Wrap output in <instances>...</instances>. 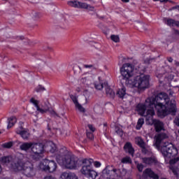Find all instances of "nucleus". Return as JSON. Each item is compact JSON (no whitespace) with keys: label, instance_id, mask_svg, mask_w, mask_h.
Instances as JSON below:
<instances>
[{"label":"nucleus","instance_id":"bb28decb","mask_svg":"<svg viewBox=\"0 0 179 179\" xmlns=\"http://www.w3.org/2000/svg\"><path fill=\"white\" fill-rule=\"evenodd\" d=\"M135 142L136 145L140 146V148L143 147L146 143H145V141H143V139H142L141 137H136L135 138Z\"/></svg>","mask_w":179,"mask_h":179},{"label":"nucleus","instance_id":"4be33fe9","mask_svg":"<svg viewBox=\"0 0 179 179\" xmlns=\"http://www.w3.org/2000/svg\"><path fill=\"white\" fill-rule=\"evenodd\" d=\"M33 146V143H22L20 145V150H23L24 152H28V150H30L31 149V147Z\"/></svg>","mask_w":179,"mask_h":179},{"label":"nucleus","instance_id":"f704fd0d","mask_svg":"<svg viewBox=\"0 0 179 179\" xmlns=\"http://www.w3.org/2000/svg\"><path fill=\"white\" fill-rule=\"evenodd\" d=\"M44 90H45V88L43 87V85H38L35 88V91L37 93H40V92H44Z\"/></svg>","mask_w":179,"mask_h":179},{"label":"nucleus","instance_id":"a19ab883","mask_svg":"<svg viewBox=\"0 0 179 179\" xmlns=\"http://www.w3.org/2000/svg\"><path fill=\"white\" fill-rule=\"evenodd\" d=\"M88 128L92 131V132H94L96 131V128H94L92 124H88Z\"/></svg>","mask_w":179,"mask_h":179},{"label":"nucleus","instance_id":"09e8293b","mask_svg":"<svg viewBox=\"0 0 179 179\" xmlns=\"http://www.w3.org/2000/svg\"><path fill=\"white\" fill-rule=\"evenodd\" d=\"M44 179H55L52 176H46Z\"/></svg>","mask_w":179,"mask_h":179},{"label":"nucleus","instance_id":"13d9d810","mask_svg":"<svg viewBox=\"0 0 179 179\" xmlns=\"http://www.w3.org/2000/svg\"><path fill=\"white\" fill-rule=\"evenodd\" d=\"M154 1V2H156V1H159V0H153Z\"/></svg>","mask_w":179,"mask_h":179},{"label":"nucleus","instance_id":"4d7b16f0","mask_svg":"<svg viewBox=\"0 0 179 179\" xmlns=\"http://www.w3.org/2000/svg\"><path fill=\"white\" fill-rule=\"evenodd\" d=\"M115 129H120V128L119 127H115Z\"/></svg>","mask_w":179,"mask_h":179},{"label":"nucleus","instance_id":"864d4df0","mask_svg":"<svg viewBox=\"0 0 179 179\" xmlns=\"http://www.w3.org/2000/svg\"><path fill=\"white\" fill-rule=\"evenodd\" d=\"M19 38H20V40H24V37L20 36V37H19Z\"/></svg>","mask_w":179,"mask_h":179},{"label":"nucleus","instance_id":"412c9836","mask_svg":"<svg viewBox=\"0 0 179 179\" xmlns=\"http://www.w3.org/2000/svg\"><path fill=\"white\" fill-rule=\"evenodd\" d=\"M115 171L116 173V177L118 179H122L123 177H125V176H127V171L125 169H115Z\"/></svg>","mask_w":179,"mask_h":179},{"label":"nucleus","instance_id":"ea45409f","mask_svg":"<svg viewBox=\"0 0 179 179\" xmlns=\"http://www.w3.org/2000/svg\"><path fill=\"white\" fill-rule=\"evenodd\" d=\"M173 122L177 127H179V115L175 117Z\"/></svg>","mask_w":179,"mask_h":179},{"label":"nucleus","instance_id":"bf43d9fd","mask_svg":"<svg viewBox=\"0 0 179 179\" xmlns=\"http://www.w3.org/2000/svg\"><path fill=\"white\" fill-rule=\"evenodd\" d=\"M169 94H171V96L173 95V93L170 92Z\"/></svg>","mask_w":179,"mask_h":179},{"label":"nucleus","instance_id":"3c124183","mask_svg":"<svg viewBox=\"0 0 179 179\" xmlns=\"http://www.w3.org/2000/svg\"><path fill=\"white\" fill-rule=\"evenodd\" d=\"M161 2H169V0H159Z\"/></svg>","mask_w":179,"mask_h":179},{"label":"nucleus","instance_id":"a18cd8bd","mask_svg":"<svg viewBox=\"0 0 179 179\" xmlns=\"http://www.w3.org/2000/svg\"><path fill=\"white\" fill-rule=\"evenodd\" d=\"M166 59L170 63L173 62V57H166Z\"/></svg>","mask_w":179,"mask_h":179},{"label":"nucleus","instance_id":"2eb2a0df","mask_svg":"<svg viewBox=\"0 0 179 179\" xmlns=\"http://www.w3.org/2000/svg\"><path fill=\"white\" fill-rule=\"evenodd\" d=\"M70 97L78 110L80 111V113H85V108H83L82 105H80V103H79L78 101V96L75 95H71Z\"/></svg>","mask_w":179,"mask_h":179},{"label":"nucleus","instance_id":"4468645a","mask_svg":"<svg viewBox=\"0 0 179 179\" xmlns=\"http://www.w3.org/2000/svg\"><path fill=\"white\" fill-rule=\"evenodd\" d=\"M143 176L146 178H148V177H150V178L152 179H159V175L153 172L151 169H146L143 171Z\"/></svg>","mask_w":179,"mask_h":179},{"label":"nucleus","instance_id":"f03ea898","mask_svg":"<svg viewBox=\"0 0 179 179\" xmlns=\"http://www.w3.org/2000/svg\"><path fill=\"white\" fill-rule=\"evenodd\" d=\"M1 162L15 173L22 171L27 177H33L36 174L34 166L31 163L26 162V157L22 153H17L15 156L3 157Z\"/></svg>","mask_w":179,"mask_h":179},{"label":"nucleus","instance_id":"9d476101","mask_svg":"<svg viewBox=\"0 0 179 179\" xmlns=\"http://www.w3.org/2000/svg\"><path fill=\"white\" fill-rule=\"evenodd\" d=\"M31 152H34V155H32L34 160H38L44 153V145L43 143H32Z\"/></svg>","mask_w":179,"mask_h":179},{"label":"nucleus","instance_id":"dca6fc26","mask_svg":"<svg viewBox=\"0 0 179 179\" xmlns=\"http://www.w3.org/2000/svg\"><path fill=\"white\" fill-rule=\"evenodd\" d=\"M166 139H169V136L166 133H159L155 136L157 145H160Z\"/></svg>","mask_w":179,"mask_h":179},{"label":"nucleus","instance_id":"5fc2aeb1","mask_svg":"<svg viewBox=\"0 0 179 179\" xmlns=\"http://www.w3.org/2000/svg\"><path fill=\"white\" fill-rule=\"evenodd\" d=\"M179 160V157H177L176 159H175V162H178Z\"/></svg>","mask_w":179,"mask_h":179},{"label":"nucleus","instance_id":"79ce46f5","mask_svg":"<svg viewBox=\"0 0 179 179\" xmlns=\"http://www.w3.org/2000/svg\"><path fill=\"white\" fill-rule=\"evenodd\" d=\"M94 166H95L96 167H100V166H101V163H100L99 162H94Z\"/></svg>","mask_w":179,"mask_h":179},{"label":"nucleus","instance_id":"423d86ee","mask_svg":"<svg viewBox=\"0 0 179 179\" xmlns=\"http://www.w3.org/2000/svg\"><path fill=\"white\" fill-rule=\"evenodd\" d=\"M161 152L164 157L171 158L177 156L178 150L171 143L165 142L161 148Z\"/></svg>","mask_w":179,"mask_h":179},{"label":"nucleus","instance_id":"cd10ccee","mask_svg":"<svg viewBox=\"0 0 179 179\" xmlns=\"http://www.w3.org/2000/svg\"><path fill=\"white\" fill-rule=\"evenodd\" d=\"M165 23L167 24V26H169V27H174V22L176 20L171 19V18H165Z\"/></svg>","mask_w":179,"mask_h":179},{"label":"nucleus","instance_id":"603ef678","mask_svg":"<svg viewBox=\"0 0 179 179\" xmlns=\"http://www.w3.org/2000/svg\"><path fill=\"white\" fill-rule=\"evenodd\" d=\"M122 2L128 3V2H129V0H122Z\"/></svg>","mask_w":179,"mask_h":179},{"label":"nucleus","instance_id":"e2e57ef3","mask_svg":"<svg viewBox=\"0 0 179 179\" xmlns=\"http://www.w3.org/2000/svg\"><path fill=\"white\" fill-rule=\"evenodd\" d=\"M178 10H179V5H178Z\"/></svg>","mask_w":179,"mask_h":179},{"label":"nucleus","instance_id":"052dcab7","mask_svg":"<svg viewBox=\"0 0 179 179\" xmlns=\"http://www.w3.org/2000/svg\"><path fill=\"white\" fill-rule=\"evenodd\" d=\"M81 80L84 81V80H85V78H83Z\"/></svg>","mask_w":179,"mask_h":179},{"label":"nucleus","instance_id":"7c9ffc66","mask_svg":"<svg viewBox=\"0 0 179 179\" xmlns=\"http://www.w3.org/2000/svg\"><path fill=\"white\" fill-rule=\"evenodd\" d=\"M143 124H145V120H143V118L138 119L137 124L136 126V129L138 130L141 129Z\"/></svg>","mask_w":179,"mask_h":179},{"label":"nucleus","instance_id":"0eeeda50","mask_svg":"<svg viewBox=\"0 0 179 179\" xmlns=\"http://www.w3.org/2000/svg\"><path fill=\"white\" fill-rule=\"evenodd\" d=\"M155 115V111L148 110L147 114V121H148L149 125H154L156 132H160V131H164V123L163 122L153 118Z\"/></svg>","mask_w":179,"mask_h":179},{"label":"nucleus","instance_id":"9b49d317","mask_svg":"<svg viewBox=\"0 0 179 179\" xmlns=\"http://www.w3.org/2000/svg\"><path fill=\"white\" fill-rule=\"evenodd\" d=\"M30 103H32V104L35 106L37 111L41 113V114H44L45 113L48 112V110L50 109V108L48 107V105H47L46 103H45V105H42L41 107H40V106H38L39 101L34 99V98H31L30 99Z\"/></svg>","mask_w":179,"mask_h":179},{"label":"nucleus","instance_id":"c756f323","mask_svg":"<svg viewBox=\"0 0 179 179\" xmlns=\"http://www.w3.org/2000/svg\"><path fill=\"white\" fill-rule=\"evenodd\" d=\"M141 152L142 153H143L144 155H148L149 153H150V148L148 145H146V144H145L143 145V147H141Z\"/></svg>","mask_w":179,"mask_h":179},{"label":"nucleus","instance_id":"f3484780","mask_svg":"<svg viewBox=\"0 0 179 179\" xmlns=\"http://www.w3.org/2000/svg\"><path fill=\"white\" fill-rule=\"evenodd\" d=\"M23 129V127H20L16 130V134L18 135H20V136L22 138V139H29V136H30V134L29 133V131L27 130H19V129Z\"/></svg>","mask_w":179,"mask_h":179},{"label":"nucleus","instance_id":"4c0bfd02","mask_svg":"<svg viewBox=\"0 0 179 179\" xmlns=\"http://www.w3.org/2000/svg\"><path fill=\"white\" fill-rule=\"evenodd\" d=\"M173 36H174L175 37H178V38H179V30L176 29H173Z\"/></svg>","mask_w":179,"mask_h":179},{"label":"nucleus","instance_id":"393cba45","mask_svg":"<svg viewBox=\"0 0 179 179\" xmlns=\"http://www.w3.org/2000/svg\"><path fill=\"white\" fill-rule=\"evenodd\" d=\"M17 121V120L15 116H11L10 118H8V124L7 126L8 129H9V128H12V127L16 124Z\"/></svg>","mask_w":179,"mask_h":179},{"label":"nucleus","instance_id":"20e7f679","mask_svg":"<svg viewBox=\"0 0 179 179\" xmlns=\"http://www.w3.org/2000/svg\"><path fill=\"white\" fill-rule=\"evenodd\" d=\"M56 159L60 166L69 170H74L79 166V158L75 155L61 154L56 156Z\"/></svg>","mask_w":179,"mask_h":179},{"label":"nucleus","instance_id":"49530a36","mask_svg":"<svg viewBox=\"0 0 179 179\" xmlns=\"http://www.w3.org/2000/svg\"><path fill=\"white\" fill-rule=\"evenodd\" d=\"M174 26H176V27H179V21L175 20Z\"/></svg>","mask_w":179,"mask_h":179},{"label":"nucleus","instance_id":"6e6552de","mask_svg":"<svg viewBox=\"0 0 179 179\" xmlns=\"http://www.w3.org/2000/svg\"><path fill=\"white\" fill-rule=\"evenodd\" d=\"M120 73L122 76L123 80H125L127 85V80H132V75H134V66L129 63H126L122 65L120 69Z\"/></svg>","mask_w":179,"mask_h":179},{"label":"nucleus","instance_id":"a211bd4d","mask_svg":"<svg viewBox=\"0 0 179 179\" xmlns=\"http://www.w3.org/2000/svg\"><path fill=\"white\" fill-rule=\"evenodd\" d=\"M124 149L127 153L131 155V156L134 157V153H135V150L132 148V144L131 143H127L124 146Z\"/></svg>","mask_w":179,"mask_h":179},{"label":"nucleus","instance_id":"2f4dec72","mask_svg":"<svg viewBox=\"0 0 179 179\" xmlns=\"http://www.w3.org/2000/svg\"><path fill=\"white\" fill-rule=\"evenodd\" d=\"M49 148L51 153H54L55 152V150H57V146H55V144H54L52 142L49 143Z\"/></svg>","mask_w":179,"mask_h":179},{"label":"nucleus","instance_id":"8fccbe9b","mask_svg":"<svg viewBox=\"0 0 179 179\" xmlns=\"http://www.w3.org/2000/svg\"><path fill=\"white\" fill-rule=\"evenodd\" d=\"M175 64L176 66H179V62L175 61Z\"/></svg>","mask_w":179,"mask_h":179},{"label":"nucleus","instance_id":"e433bc0d","mask_svg":"<svg viewBox=\"0 0 179 179\" xmlns=\"http://www.w3.org/2000/svg\"><path fill=\"white\" fill-rule=\"evenodd\" d=\"M12 142L6 143L3 144V148H6V149H10V148H12L13 146Z\"/></svg>","mask_w":179,"mask_h":179},{"label":"nucleus","instance_id":"6e6d98bb","mask_svg":"<svg viewBox=\"0 0 179 179\" xmlns=\"http://www.w3.org/2000/svg\"><path fill=\"white\" fill-rule=\"evenodd\" d=\"M169 2H171V3H174V2L171 1H169Z\"/></svg>","mask_w":179,"mask_h":179},{"label":"nucleus","instance_id":"1a4fd4ad","mask_svg":"<svg viewBox=\"0 0 179 179\" xmlns=\"http://www.w3.org/2000/svg\"><path fill=\"white\" fill-rule=\"evenodd\" d=\"M41 170L54 173L57 170V163L54 160L43 159L39 164Z\"/></svg>","mask_w":179,"mask_h":179},{"label":"nucleus","instance_id":"39448f33","mask_svg":"<svg viewBox=\"0 0 179 179\" xmlns=\"http://www.w3.org/2000/svg\"><path fill=\"white\" fill-rule=\"evenodd\" d=\"M84 165L83 166L80 171L81 173L89 179H96L98 174L93 168L92 164H93V159H85L83 160Z\"/></svg>","mask_w":179,"mask_h":179},{"label":"nucleus","instance_id":"c85d7f7f","mask_svg":"<svg viewBox=\"0 0 179 179\" xmlns=\"http://www.w3.org/2000/svg\"><path fill=\"white\" fill-rule=\"evenodd\" d=\"M121 163H122L123 164H131L132 159H131V157L127 156L121 159Z\"/></svg>","mask_w":179,"mask_h":179},{"label":"nucleus","instance_id":"de8ad7c7","mask_svg":"<svg viewBox=\"0 0 179 179\" xmlns=\"http://www.w3.org/2000/svg\"><path fill=\"white\" fill-rule=\"evenodd\" d=\"M84 67H85V68H93V65H87V64H85V65H84Z\"/></svg>","mask_w":179,"mask_h":179},{"label":"nucleus","instance_id":"c03bdc74","mask_svg":"<svg viewBox=\"0 0 179 179\" xmlns=\"http://www.w3.org/2000/svg\"><path fill=\"white\" fill-rule=\"evenodd\" d=\"M176 9H178V5L171 8L169 10H174Z\"/></svg>","mask_w":179,"mask_h":179},{"label":"nucleus","instance_id":"a878e982","mask_svg":"<svg viewBox=\"0 0 179 179\" xmlns=\"http://www.w3.org/2000/svg\"><path fill=\"white\" fill-rule=\"evenodd\" d=\"M157 77L159 79V82H163V79H171V77L167 76V73H159L157 74Z\"/></svg>","mask_w":179,"mask_h":179},{"label":"nucleus","instance_id":"aec40b11","mask_svg":"<svg viewBox=\"0 0 179 179\" xmlns=\"http://www.w3.org/2000/svg\"><path fill=\"white\" fill-rule=\"evenodd\" d=\"M62 179H78V176L72 172H64L62 174Z\"/></svg>","mask_w":179,"mask_h":179},{"label":"nucleus","instance_id":"72a5a7b5","mask_svg":"<svg viewBox=\"0 0 179 179\" xmlns=\"http://www.w3.org/2000/svg\"><path fill=\"white\" fill-rule=\"evenodd\" d=\"M111 41L115 43H120V36L117 35H111L110 36Z\"/></svg>","mask_w":179,"mask_h":179},{"label":"nucleus","instance_id":"58836bf2","mask_svg":"<svg viewBox=\"0 0 179 179\" xmlns=\"http://www.w3.org/2000/svg\"><path fill=\"white\" fill-rule=\"evenodd\" d=\"M137 169H138V171H140V173H142V171H143V164H138Z\"/></svg>","mask_w":179,"mask_h":179},{"label":"nucleus","instance_id":"ddd939ff","mask_svg":"<svg viewBox=\"0 0 179 179\" xmlns=\"http://www.w3.org/2000/svg\"><path fill=\"white\" fill-rule=\"evenodd\" d=\"M103 177L106 179H115L116 177L115 169L110 166L106 167L103 171Z\"/></svg>","mask_w":179,"mask_h":179},{"label":"nucleus","instance_id":"680f3d73","mask_svg":"<svg viewBox=\"0 0 179 179\" xmlns=\"http://www.w3.org/2000/svg\"><path fill=\"white\" fill-rule=\"evenodd\" d=\"M173 173L176 174V171H173Z\"/></svg>","mask_w":179,"mask_h":179},{"label":"nucleus","instance_id":"473e14b6","mask_svg":"<svg viewBox=\"0 0 179 179\" xmlns=\"http://www.w3.org/2000/svg\"><path fill=\"white\" fill-rule=\"evenodd\" d=\"M94 87L97 90H101L103 87H106V85H104V83H95L94 84Z\"/></svg>","mask_w":179,"mask_h":179},{"label":"nucleus","instance_id":"c9c22d12","mask_svg":"<svg viewBox=\"0 0 179 179\" xmlns=\"http://www.w3.org/2000/svg\"><path fill=\"white\" fill-rule=\"evenodd\" d=\"M87 137L88 138V139H90L91 141H93V139H94V136L92 132H87Z\"/></svg>","mask_w":179,"mask_h":179},{"label":"nucleus","instance_id":"37998d69","mask_svg":"<svg viewBox=\"0 0 179 179\" xmlns=\"http://www.w3.org/2000/svg\"><path fill=\"white\" fill-rule=\"evenodd\" d=\"M50 114H51L52 115H53V117H58V115H57V113H55V111H54V110H52V111L50 112Z\"/></svg>","mask_w":179,"mask_h":179},{"label":"nucleus","instance_id":"7ed1b4c3","mask_svg":"<svg viewBox=\"0 0 179 179\" xmlns=\"http://www.w3.org/2000/svg\"><path fill=\"white\" fill-rule=\"evenodd\" d=\"M136 69H138L139 75L132 78V80H127V86L137 87L138 90H145L149 87L150 76L143 74V72L146 71V68L142 64L138 65Z\"/></svg>","mask_w":179,"mask_h":179},{"label":"nucleus","instance_id":"6ab92c4d","mask_svg":"<svg viewBox=\"0 0 179 179\" xmlns=\"http://www.w3.org/2000/svg\"><path fill=\"white\" fill-rule=\"evenodd\" d=\"M104 86H105L106 95L108 97H111L112 99H114V96H115V92H114V91L111 90V88L110 87V86H108L107 83H104Z\"/></svg>","mask_w":179,"mask_h":179},{"label":"nucleus","instance_id":"b1692460","mask_svg":"<svg viewBox=\"0 0 179 179\" xmlns=\"http://www.w3.org/2000/svg\"><path fill=\"white\" fill-rule=\"evenodd\" d=\"M143 163H145V164H149L150 166L155 164L156 159L153 157H144L143 158Z\"/></svg>","mask_w":179,"mask_h":179},{"label":"nucleus","instance_id":"5701e85b","mask_svg":"<svg viewBox=\"0 0 179 179\" xmlns=\"http://www.w3.org/2000/svg\"><path fill=\"white\" fill-rule=\"evenodd\" d=\"M126 94H127V89H125V87L119 89L116 92V96L119 97V99H124Z\"/></svg>","mask_w":179,"mask_h":179},{"label":"nucleus","instance_id":"f257e3e1","mask_svg":"<svg viewBox=\"0 0 179 179\" xmlns=\"http://www.w3.org/2000/svg\"><path fill=\"white\" fill-rule=\"evenodd\" d=\"M154 107L157 110V115L161 118L169 115V114L175 115L177 113L176 100L170 101L169 95L164 92H160L155 98H148L145 99V103H138L136 106V111L142 117H145L146 121H148V112L155 111Z\"/></svg>","mask_w":179,"mask_h":179},{"label":"nucleus","instance_id":"f8f14e48","mask_svg":"<svg viewBox=\"0 0 179 179\" xmlns=\"http://www.w3.org/2000/svg\"><path fill=\"white\" fill-rule=\"evenodd\" d=\"M67 5L71 8H76L77 9H87V8H89L87 3L78 1L76 0L67 1Z\"/></svg>","mask_w":179,"mask_h":179}]
</instances>
